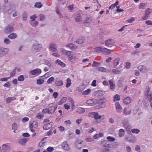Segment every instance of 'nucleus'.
Wrapping results in <instances>:
<instances>
[{
  "instance_id": "nucleus-39",
  "label": "nucleus",
  "mask_w": 152,
  "mask_h": 152,
  "mask_svg": "<svg viewBox=\"0 0 152 152\" xmlns=\"http://www.w3.org/2000/svg\"><path fill=\"white\" fill-rule=\"evenodd\" d=\"M120 99V96L119 95L115 94L113 97V101L115 102L116 101H119Z\"/></svg>"
},
{
  "instance_id": "nucleus-10",
  "label": "nucleus",
  "mask_w": 152,
  "mask_h": 152,
  "mask_svg": "<svg viewBox=\"0 0 152 152\" xmlns=\"http://www.w3.org/2000/svg\"><path fill=\"white\" fill-rule=\"evenodd\" d=\"M41 70L39 69H35L31 71L30 73L32 75H38L41 73Z\"/></svg>"
},
{
  "instance_id": "nucleus-23",
  "label": "nucleus",
  "mask_w": 152,
  "mask_h": 152,
  "mask_svg": "<svg viewBox=\"0 0 152 152\" xmlns=\"http://www.w3.org/2000/svg\"><path fill=\"white\" fill-rule=\"evenodd\" d=\"M72 84L71 80L69 78H68L67 79L66 83V87L67 88L69 87Z\"/></svg>"
},
{
  "instance_id": "nucleus-25",
  "label": "nucleus",
  "mask_w": 152,
  "mask_h": 152,
  "mask_svg": "<svg viewBox=\"0 0 152 152\" xmlns=\"http://www.w3.org/2000/svg\"><path fill=\"white\" fill-rule=\"evenodd\" d=\"M103 146L105 147L102 148L101 150V152H110V149L106 147L107 145L106 144H104Z\"/></svg>"
},
{
  "instance_id": "nucleus-53",
  "label": "nucleus",
  "mask_w": 152,
  "mask_h": 152,
  "mask_svg": "<svg viewBox=\"0 0 152 152\" xmlns=\"http://www.w3.org/2000/svg\"><path fill=\"white\" fill-rule=\"evenodd\" d=\"M27 141V140L26 139H21L20 140L19 142L20 144L23 145Z\"/></svg>"
},
{
  "instance_id": "nucleus-34",
  "label": "nucleus",
  "mask_w": 152,
  "mask_h": 152,
  "mask_svg": "<svg viewBox=\"0 0 152 152\" xmlns=\"http://www.w3.org/2000/svg\"><path fill=\"white\" fill-rule=\"evenodd\" d=\"M44 80L43 79H39L37 80V84L38 85H41L43 84Z\"/></svg>"
},
{
  "instance_id": "nucleus-21",
  "label": "nucleus",
  "mask_w": 152,
  "mask_h": 152,
  "mask_svg": "<svg viewBox=\"0 0 152 152\" xmlns=\"http://www.w3.org/2000/svg\"><path fill=\"white\" fill-rule=\"evenodd\" d=\"M9 145L6 144H4L2 145V149L3 151H8L10 149Z\"/></svg>"
},
{
  "instance_id": "nucleus-32",
  "label": "nucleus",
  "mask_w": 152,
  "mask_h": 152,
  "mask_svg": "<svg viewBox=\"0 0 152 152\" xmlns=\"http://www.w3.org/2000/svg\"><path fill=\"white\" fill-rule=\"evenodd\" d=\"M8 37L10 39H13L16 38L17 35L15 33H12L8 36Z\"/></svg>"
},
{
  "instance_id": "nucleus-8",
  "label": "nucleus",
  "mask_w": 152,
  "mask_h": 152,
  "mask_svg": "<svg viewBox=\"0 0 152 152\" xmlns=\"http://www.w3.org/2000/svg\"><path fill=\"white\" fill-rule=\"evenodd\" d=\"M61 146L64 150L69 151L70 149V147L68 143L66 141H64L61 144Z\"/></svg>"
},
{
  "instance_id": "nucleus-24",
  "label": "nucleus",
  "mask_w": 152,
  "mask_h": 152,
  "mask_svg": "<svg viewBox=\"0 0 152 152\" xmlns=\"http://www.w3.org/2000/svg\"><path fill=\"white\" fill-rule=\"evenodd\" d=\"M85 110L83 108L80 107L78 108L76 111V112L79 114L83 113L85 112Z\"/></svg>"
},
{
  "instance_id": "nucleus-48",
  "label": "nucleus",
  "mask_w": 152,
  "mask_h": 152,
  "mask_svg": "<svg viewBox=\"0 0 152 152\" xmlns=\"http://www.w3.org/2000/svg\"><path fill=\"white\" fill-rule=\"evenodd\" d=\"M38 123L37 122L34 121L29 126L31 127L34 128H36L37 126Z\"/></svg>"
},
{
  "instance_id": "nucleus-14",
  "label": "nucleus",
  "mask_w": 152,
  "mask_h": 152,
  "mask_svg": "<svg viewBox=\"0 0 152 152\" xmlns=\"http://www.w3.org/2000/svg\"><path fill=\"white\" fill-rule=\"evenodd\" d=\"M8 50L7 48H1L0 49V55L1 56L7 54Z\"/></svg>"
},
{
  "instance_id": "nucleus-57",
  "label": "nucleus",
  "mask_w": 152,
  "mask_h": 152,
  "mask_svg": "<svg viewBox=\"0 0 152 152\" xmlns=\"http://www.w3.org/2000/svg\"><path fill=\"white\" fill-rule=\"evenodd\" d=\"M92 21L91 18L89 17H87L86 19L84 21V23H89L91 22Z\"/></svg>"
},
{
  "instance_id": "nucleus-17",
  "label": "nucleus",
  "mask_w": 152,
  "mask_h": 152,
  "mask_svg": "<svg viewBox=\"0 0 152 152\" xmlns=\"http://www.w3.org/2000/svg\"><path fill=\"white\" fill-rule=\"evenodd\" d=\"M56 63L58 64L59 65L62 67H64L66 65L64 63L62 62L61 60L59 59H57L56 61Z\"/></svg>"
},
{
  "instance_id": "nucleus-2",
  "label": "nucleus",
  "mask_w": 152,
  "mask_h": 152,
  "mask_svg": "<svg viewBox=\"0 0 152 152\" xmlns=\"http://www.w3.org/2000/svg\"><path fill=\"white\" fill-rule=\"evenodd\" d=\"M13 31V26L12 25H9L7 26L4 30V32L5 34H8Z\"/></svg>"
},
{
  "instance_id": "nucleus-43",
  "label": "nucleus",
  "mask_w": 152,
  "mask_h": 152,
  "mask_svg": "<svg viewBox=\"0 0 152 152\" xmlns=\"http://www.w3.org/2000/svg\"><path fill=\"white\" fill-rule=\"evenodd\" d=\"M152 10L150 8H148L145 10V14L149 16V15L151 13Z\"/></svg>"
},
{
  "instance_id": "nucleus-52",
  "label": "nucleus",
  "mask_w": 152,
  "mask_h": 152,
  "mask_svg": "<svg viewBox=\"0 0 152 152\" xmlns=\"http://www.w3.org/2000/svg\"><path fill=\"white\" fill-rule=\"evenodd\" d=\"M107 99L106 98H103L101 99L99 101V103L100 104H102L106 102H107Z\"/></svg>"
},
{
  "instance_id": "nucleus-40",
  "label": "nucleus",
  "mask_w": 152,
  "mask_h": 152,
  "mask_svg": "<svg viewBox=\"0 0 152 152\" xmlns=\"http://www.w3.org/2000/svg\"><path fill=\"white\" fill-rule=\"evenodd\" d=\"M105 93V92L102 90H99L97 91L96 94H98L99 96H102L104 95Z\"/></svg>"
},
{
  "instance_id": "nucleus-38",
  "label": "nucleus",
  "mask_w": 152,
  "mask_h": 152,
  "mask_svg": "<svg viewBox=\"0 0 152 152\" xmlns=\"http://www.w3.org/2000/svg\"><path fill=\"white\" fill-rule=\"evenodd\" d=\"M97 69L99 71L102 72H105L106 71V68L101 66L98 67Z\"/></svg>"
},
{
  "instance_id": "nucleus-1",
  "label": "nucleus",
  "mask_w": 152,
  "mask_h": 152,
  "mask_svg": "<svg viewBox=\"0 0 152 152\" xmlns=\"http://www.w3.org/2000/svg\"><path fill=\"white\" fill-rule=\"evenodd\" d=\"M89 116L91 117H93L96 119H100L102 117L101 115H99L97 112H92L89 114Z\"/></svg>"
},
{
  "instance_id": "nucleus-27",
  "label": "nucleus",
  "mask_w": 152,
  "mask_h": 152,
  "mask_svg": "<svg viewBox=\"0 0 152 152\" xmlns=\"http://www.w3.org/2000/svg\"><path fill=\"white\" fill-rule=\"evenodd\" d=\"M122 71V69H113L112 70V72L115 74H119L121 73Z\"/></svg>"
},
{
  "instance_id": "nucleus-13",
  "label": "nucleus",
  "mask_w": 152,
  "mask_h": 152,
  "mask_svg": "<svg viewBox=\"0 0 152 152\" xmlns=\"http://www.w3.org/2000/svg\"><path fill=\"white\" fill-rule=\"evenodd\" d=\"M102 52L103 54L105 55L109 54L111 53L110 50L105 48H102Z\"/></svg>"
},
{
  "instance_id": "nucleus-6",
  "label": "nucleus",
  "mask_w": 152,
  "mask_h": 152,
  "mask_svg": "<svg viewBox=\"0 0 152 152\" xmlns=\"http://www.w3.org/2000/svg\"><path fill=\"white\" fill-rule=\"evenodd\" d=\"M114 43V41L113 39H109L105 41V45L109 47H111Z\"/></svg>"
},
{
  "instance_id": "nucleus-62",
  "label": "nucleus",
  "mask_w": 152,
  "mask_h": 152,
  "mask_svg": "<svg viewBox=\"0 0 152 152\" xmlns=\"http://www.w3.org/2000/svg\"><path fill=\"white\" fill-rule=\"evenodd\" d=\"M54 148L51 147H49L47 149V151L48 152H52L54 150Z\"/></svg>"
},
{
  "instance_id": "nucleus-36",
  "label": "nucleus",
  "mask_w": 152,
  "mask_h": 152,
  "mask_svg": "<svg viewBox=\"0 0 152 152\" xmlns=\"http://www.w3.org/2000/svg\"><path fill=\"white\" fill-rule=\"evenodd\" d=\"M38 22L36 21H31L30 23L31 25L33 26L34 27H36L37 26L38 24Z\"/></svg>"
},
{
  "instance_id": "nucleus-47",
  "label": "nucleus",
  "mask_w": 152,
  "mask_h": 152,
  "mask_svg": "<svg viewBox=\"0 0 152 152\" xmlns=\"http://www.w3.org/2000/svg\"><path fill=\"white\" fill-rule=\"evenodd\" d=\"M17 69V68H15V69L12 71L10 73V76L9 77H10V78L14 76L16 73V71Z\"/></svg>"
},
{
  "instance_id": "nucleus-30",
  "label": "nucleus",
  "mask_w": 152,
  "mask_h": 152,
  "mask_svg": "<svg viewBox=\"0 0 152 152\" xmlns=\"http://www.w3.org/2000/svg\"><path fill=\"white\" fill-rule=\"evenodd\" d=\"M22 17L23 20H26L28 17V13L26 12H24L23 13Z\"/></svg>"
},
{
  "instance_id": "nucleus-37",
  "label": "nucleus",
  "mask_w": 152,
  "mask_h": 152,
  "mask_svg": "<svg viewBox=\"0 0 152 152\" xmlns=\"http://www.w3.org/2000/svg\"><path fill=\"white\" fill-rule=\"evenodd\" d=\"M66 100V97H63L60 101L58 102V104L59 105H61L63 103L65 102Z\"/></svg>"
},
{
  "instance_id": "nucleus-3",
  "label": "nucleus",
  "mask_w": 152,
  "mask_h": 152,
  "mask_svg": "<svg viewBox=\"0 0 152 152\" xmlns=\"http://www.w3.org/2000/svg\"><path fill=\"white\" fill-rule=\"evenodd\" d=\"M42 47V45L41 44L36 43L33 45L32 49L33 51L37 52L40 50Z\"/></svg>"
},
{
  "instance_id": "nucleus-56",
  "label": "nucleus",
  "mask_w": 152,
  "mask_h": 152,
  "mask_svg": "<svg viewBox=\"0 0 152 152\" xmlns=\"http://www.w3.org/2000/svg\"><path fill=\"white\" fill-rule=\"evenodd\" d=\"M100 63H98L97 62L94 61L93 62V64L92 65V66L93 67H95L97 66L98 65H100Z\"/></svg>"
},
{
  "instance_id": "nucleus-49",
  "label": "nucleus",
  "mask_w": 152,
  "mask_h": 152,
  "mask_svg": "<svg viewBox=\"0 0 152 152\" xmlns=\"http://www.w3.org/2000/svg\"><path fill=\"white\" fill-rule=\"evenodd\" d=\"M146 4L145 3H140V4L139 9H144L145 8Z\"/></svg>"
},
{
  "instance_id": "nucleus-54",
  "label": "nucleus",
  "mask_w": 152,
  "mask_h": 152,
  "mask_svg": "<svg viewBox=\"0 0 152 152\" xmlns=\"http://www.w3.org/2000/svg\"><path fill=\"white\" fill-rule=\"evenodd\" d=\"M56 11L57 12V14L59 16H60V17L61 18H63V16L60 13L59 8L58 7H57L56 8Z\"/></svg>"
},
{
  "instance_id": "nucleus-46",
  "label": "nucleus",
  "mask_w": 152,
  "mask_h": 152,
  "mask_svg": "<svg viewBox=\"0 0 152 152\" xmlns=\"http://www.w3.org/2000/svg\"><path fill=\"white\" fill-rule=\"evenodd\" d=\"M102 48L100 47H97L95 48L94 49V52L97 53H99L102 51Z\"/></svg>"
},
{
  "instance_id": "nucleus-20",
  "label": "nucleus",
  "mask_w": 152,
  "mask_h": 152,
  "mask_svg": "<svg viewBox=\"0 0 152 152\" xmlns=\"http://www.w3.org/2000/svg\"><path fill=\"white\" fill-rule=\"evenodd\" d=\"M109 82L110 86V89L112 90L115 89V84L113 83V80H109Z\"/></svg>"
},
{
  "instance_id": "nucleus-42",
  "label": "nucleus",
  "mask_w": 152,
  "mask_h": 152,
  "mask_svg": "<svg viewBox=\"0 0 152 152\" xmlns=\"http://www.w3.org/2000/svg\"><path fill=\"white\" fill-rule=\"evenodd\" d=\"M54 78L53 77H52L50 78L47 80V83L48 84H49L52 83L54 81Z\"/></svg>"
},
{
  "instance_id": "nucleus-11",
  "label": "nucleus",
  "mask_w": 152,
  "mask_h": 152,
  "mask_svg": "<svg viewBox=\"0 0 152 152\" xmlns=\"http://www.w3.org/2000/svg\"><path fill=\"white\" fill-rule=\"evenodd\" d=\"M53 125V122H50L46 124L44 126L43 129L44 130H48L51 128Z\"/></svg>"
},
{
  "instance_id": "nucleus-58",
  "label": "nucleus",
  "mask_w": 152,
  "mask_h": 152,
  "mask_svg": "<svg viewBox=\"0 0 152 152\" xmlns=\"http://www.w3.org/2000/svg\"><path fill=\"white\" fill-rule=\"evenodd\" d=\"M24 80V77L23 75H21L18 78V81H23Z\"/></svg>"
},
{
  "instance_id": "nucleus-26",
  "label": "nucleus",
  "mask_w": 152,
  "mask_h": 152,
  "mask_svg": "<svg viewBox=\"0 0 152 152\" xmlns=\"http://www.w3.org/2000/svg\"><path fill=\"white\" fill-rule=\"evenodd\" d=\"M119 136L120 137L123 136L125 134V131L122 129H120L119 130Z\"/></svg>"
},
{
  "instance_id": "nucleus-35",
  "label": "nucleus",
  "mask_w": 152,
  "mask_h": 152,
  "mask_svg": "<svg viewBox=\"0 0 152 152\" xmlns=\"http://www.w3.org/2000/svg\"><path fill=\"white\" fill-rule=\"evenodd\" d=\"M91 90L90 89H88L84 91L82 93L84 95H87L88 94L91 92Z\"/></svg>"
},
{
  "instance_id": "nucleus-22",
  "label": "nucleus",
  "mask_w": 152,
  "mask_h": 152,
  "mask_svg": "<svg viewBox=\"0 0 152 152\" xmlns=\"http://www.w3.org/2000/svg\"><path fill=\"white\" fill-rule=\"evenodd\" d=\"M75 20L76 21L81 22L82 21L81 16L80 14H77L76 16V17L75 18Z\"/></svg>"
},
{
  "instance_id": "nucleus-59",
  "label": "nucleus",
  "mask_w": 152,
  "mask_h": 152,
  "mask_svg": "<svg viewBox=\"0 0 152 152\" xmlns=\"http://www.w3.org/2000/svg\"><path fill=\"white\" fill-rule=\"evenodd\" d=\"M44 117V115L43 114L39 113L36 117L37 118L40 119L43 118Z\"/></svg>"
},
{
  "instance_id": "nucleus-4",
  "label": "nucleus",
  "mask_w": 152,
  "mask_h": 152,
  "mask_svg": "<svg viewBox=\"0 0 152 152\" xmlns=\"http://www.w3.org/2000/svg\"><path fill=\"white\" fill-rule=\"evenodd\" d=\"M83 141L80 140H76L75 143V146L78 149H80L82 147L81 145Z\"/></svg>"
},
{
  "instance_id": "nucleus-55",
  "label": "nucleus",
  "mask_w": 152,
  "mask_h": 152,
  "mask_svg": "<svg viewBox=\"0 0 152 152\" xmlns=\"http://www.w3.org/2000/svg\"><path fill=\"white\" fill-rule=\"evenodd\" d=\"M108 140L110 142H113L115 141V139L114 138L111 136H108L107 137Z\"/></svg>"
},
{
  "instance_id": "nucleus-33",
  "label": "nucleus",
  "mask_w": 152,
  "mask_h": 152,
  "mask_svg": "<svg viewBox=\"0 0 152 152\" xmlns=\"http://www.w3.org/2000/svg\"><path fill=\"white\" fill-rule=\"evenodd\" d=\"M85 38L84 37L80 38L77 40L76 42L78 44H81L83 42Z\"/></svg>"
},
{
  "instance_id": "nucleus-7",
  "label": "nucleus",
  "mask_w": 152,
  "mask_h": 152,
  "mask_svg": "<svg viewBox=\"0 0 152 152\" xmlns=\"http://www.w3.org/2000/svg\"><path fill=\"white\" fill-rule=\"evenodd\" d=\"M57 48L56 45L54 43L52 42L50 44L49 49L50 51L55 52L57 51Z\"/></svg>"
},
{
  "instance_id": "nucleus-64",
  "label": "nucleus",
  "mask_w": 152,
  "mask_h": 152,
  "mask_svg": "<svg viewBox=\"0 0 152 152\" xmlns=\"http://www.w3.org/2000/svg\"><path fill=\"white\" fill-rule=\"evenodd\" d=\"M131 66V64L129 62H127L126 64L125 67L127 69H129Z\"/></svg>"
},
{
  "instance_id": "nucleus-51",
  "label": "nucleus",
  "mask_w": 152,
  "mask_h": 152,
  "mask_svg": "<svg viewBox=\"0 0 152 152\" xmlns=\"http://www.w3.org/2000/svg\"><path fill=\"white\" fill-rule=\"evenodd\" d=\"M132 132L133 133L137 134L140 132V130L138 129H133L131 130Z\"/></svg>"
},
{
  "instance_id": "nucleus-63",
  "label": "nucleus",
  "mask_w": 152,
  "mask_h": 152,
  "mask_svg": "<svg viewBox=\"0 0 152 152\" xmlns=\"http://www.w3.org/2000/svg\"><path fill=\"white\" fill-rule=\"evenodd\" d=\"M10 78V77H7L2 78L0 79V80L1 81H7L8 79Z\"/></svg>"
},
{
  "instance_id": "nucleus-44",
  "label": "nucleus",
  "mask_w": 152,
  "mask_h": 152,
  "mask_svg": "<svg viewBox=\"0 0 152 152\" xmlns=\"http://www.w3.org/2000/svg\"><path fill=\"white\" fill-rule=\"evenodd\" d=\"M55 83L57 86H61L63 85V83L62 80L56 81Z\"/></svg>"
},
{
  "instance_id": "nucleus-19",
  "label": "nucleus",
  "mask_w": 152,
  "mask_h": 152,
  "mask_svg": "<svg viewBox=\"0 0 152 152\" xmlns=\"http://www.w3.org/2000/svg\"><path fill=\"white\" fill-rule=\"evenodd\" d=\"M131 99L129 96L126 97L123 100V102L126 104H129L131 102Z\"/></svg>"
},
{
  "instance_id": "nucleus-5",
  "label": "nucleus",
  "mask_w": 152,
  "mask_h": 152,
  "mask_svg": "<svg viewBox=\"0 0 152 152\" xmlns=\"http://www.w3.org/2000/svg\"><path fill=\"white\" fill-rule=\"evenodd\" d=\"M97 102V100L94 99L88 100L86 101V103L90 106L95 105Z\"/></svg>"
},
{
  "instance_id": "nucleus-9",
  "label": "nucleus",
  "mask_w": 152,
  "mask_h": 152,
  "mask_svg": "<svg viewBox=\"0 0 152 152\" xmlns=\"http://www.w3.org/2000/svg\"><path fill=\"white\" fill-rule=\"evenodd\" d=\"M115 109L118 113H121L122 111V109L118 102H116L115 104Z\"/></svg>"
},
{
  "instance_id": "nucleus-15",
  "label": "nucleus",
  "mask_w": 152,
  "mask_h": 152,
  "mask_svg": "<svg viewBox=\"0 0 152 152\" xmlns=\"http://www.w3.org/2000/svg\"><path fill=\"white\" fill-rule=\"evenodd\" d=\"M138 69L141 72H145L147 71V68L144 66H140L138 67Z\"/></svg>"
},
{
  "instance_id": "nucleus-41",
  "label": "nucleus",
  "mask_w": 152,
  "mask_h": 152,
  "mask_svg": "<svg viewBox=\"0 0 152 152\" xmlns=\"http://www.w3.org/2000/svg\"><path fill=\"white\" fill-rule=\"evenodd\" d=\"M42 5L40 2H37L36 3L34 4V7H36L39 8L42 7Z\"/></svg>"
},
{
  "instance_id": "nucleus-60",
  "label": "nucleus",
  "mask_w": 152,
  "mask_h": 152,
  "mask_svg": "<svg viewBox=\"0 0 152 152\" xmlns=\"http://www.w3.org/2000/svg\"><path fill=\"white\" fill-rule=\"evenodd\" d=\"M37 18V16L35 15L31 16L30 17V19L31 20V21H34Z\"/></svg>"
},
{
  "instance_id": "nucleus-31",
  "label": "nucleus",
  "mask_w": 152,
  "mask_h": 152,
  "mask_svg": "<svg viewBox=\"0 0 152 152\" xmlns=\"http://www.w3.org/2000/svg\"><path fill=\"white\" fill-rule=\"evenodd\" d=\"M16 98L15 97H9L6 99V102L7 103H9L11 101L15 99Z\"/></svg>"
},
{
  "instance_id": "nucleus-28",
  "label": "nucleus",
  "mask_w": 152,
  "mask_h": 152,
  "mask_svg": "<svg viewBox=\"0 0 152 152\" xmlns=\"http://www.w3.org/2000/svg\"><path fill=\"white\" fill-rule=\"evenodd\" d=\"M120 59L119 58H117L115 59L113 63V65L114 66H116L119 64V62Z\"/></svg>"
},
{
  "instance_id": "nucleus-61",
  "label": "nucleus",
  "mask_w": 152,
  "mask_h": 152,
  "mask_svg": "<svg viewBox=\"0 0 152 152\" xmlns=\"http://www.w3.org/2000/svg\"><path fill=\"white\" fill-rule=\"evenodd\" d=\"M135 18L133 17H131L129 18L127 20V21L129 23H131L134 21L135 20Z\"/></svg>"
},
{
  "instance_id": "nucleus-29",
  "label": "nucleus",
  "mask_w": 152,
  "mask_h": 152,
  "mask_svg": "<svg viewBox=\"0 0 152 152\" xmlns=\"http://www.w3.org/2000/svg\"><path fill=\"white\" fill-rule=\"evenodd\" d=\"M150 90L151 88L148 86L146 87L144 91L145 95L146 96V95L149 94Z\"/></svg>"
},
{
  "instance_id": "nucleus-16",
  "label": "nucleus",
  "mask_w": 152,
  "mask_h": 152,
  "mask_svg": "<svg viewBox=\"0 0 152 152\" xmlns=\"http://www.w3.org/2000/svg\"><path fill=\"white\" fill-rule=\"evenodd\" d=\"M66 46L67 47H69L73 50H76L77 48V47L72 43L68 44Z\"/></svg>"
},
{
  "instance_id": "nucleus-12",
  "label": "nucleus",
  "mask_w": 152,
  "mask_h": 152,
  "mask_svg": "<svg viewBox=\"0 0 152 152\" xmlns=\"http://www.w3.org/2000/svg\"><path fill=\"white\" fill-rule=\"evenodd\" d=\"M131 109L129 107L124 108L123 110V114L127 115L130 114L131 113Z\"/></svg>"
},
{
  "instance_id": "nucleus-18",
  "label": "nucleus",
  "mask_w": 152,
  "mask_h": 152,
  "mask_svg": "<svg viewBox=\"0 0 152 152\" xmlns=\"http://www.w3.org/2000/svg\"><path fill=\"white\" fill-rule=\"evenodd\" d=\"M62 52L63 54H65V55L67 56L68 57L71 56V55H72V52L67 51L64 49L62 50Z\"/></svg>"
},
{
  "instance_id": "nucleus-45",
  "label": "nucleus",
  "mask_w": 152,
  "mask_h": 152,
  "mask_svg": "<svg viewBox=\"0 0 152 152\" xmlns=\"http://www.w3.org/2000/svg\"><path fill=\"white\" fill-rule=\"evenodd\" d=\"M149 101L151 102L152 100V92H151L149 94L146 95Z\"/></svg>"
},
{
  "instance_id": "nucleus-50",
  "label": "nucleus",
  "mask_w": 152,
  "mask_h": 152,
  "mask_svg": "<svg viewBox=\"0 0 152 152\" xmlns=\"http://www.w3.org/2000/svg\"><path fill=\"white\" fill-rule=\"evenodd\" d=\"M17 125L15 124H13L12 125V129L14 130L13 132H14L15 133V131L17 129Z\"/></svg>"
}]
</instances>
